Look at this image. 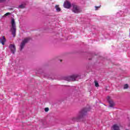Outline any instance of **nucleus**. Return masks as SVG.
I'll list each match as a JSON object with an SVG mask.
<instances>
[{"mask_svg": "<svg viewBox=\"0 0 130 130\" xmlns=\"http://www.w3.org/2000/svg\"><path fill=\"white\" fill-rule=\"evenodd\" d=\"M16 22H15V19L12 18L11 19V27L10 31L12 32L13 37H16Z\"/></svg>", "mask_w": 130, "mask_h": 130, "instance_id": "nucleus-1", "label": "nucleus"}, {"mask_svg": "<svg viewBox=\"0 0 130 130\" xmlns=\"http://www.w3.org/2000/svg\"><path fill=\"white\" fill-rule=\"evenodd\" d=\"M87 111H88V110H86V109H84V110H82L79 113V114L77 117H74L72 118V120L73 121H79V119H80V118H82V117H83V116H84V115H85V113H86V112H87Z\"/></svg>", "mask_w": 130, "mask_h": 130, "instance_id": "nucleus-2", "label": "nucleus"}, {"mask_svg": "<svg viewBox=\"0 0 130 130\" xmlns=\"http://www.w3.org/2000/svg\"><path fill=\"white\" fill-rule=\"evenodd\" d=\"M30 39H31L30 38H26L24 39L23 40H22V42H21L20 44V50H22L23 48H24V47L26 45V43H27V42H29L30 41Z\"/></svg>", "mask_w": 130, "mask_h": 130, "instance_id": "nucleus-3", "label": "nucleus"}, {"mask_svg": "<svg viewBox=\"0 0 130 130\" xmlns=\"http://www.w3.org/2000/svg\"><path fill=\"white\" fill-rule=\"evenodd\" d=\"M78 77H80V76L78 74L73 75L71 76H68L65 78L66 81H76V79L78 78Z\"/></svg>", "mask_w": 130, "mask_h": 130, "instance_id": "nucleus-4", "label": "nucleus"}, {"mask_svg": "<svg viewBox=\"0 0 130 130\" xmlns=\"http://www.w3.org/2000/svg\"><path fill=\"white\" fill-rule=\"evenodd\" d=\"M72 11L73 13H75L76 14H79V13H81V12H82V10H81V9H80V7H79L78 6L73 5Z\"/></svg>", "mask_w": 130, "mask_h": 130, "instance_id": "nucleus-5", "label": "nucleus"}, {"mask_svg": "<svg viewBox=\"0 0 130 130\" xmlns=\"http://www.w3.org/2000/svg\"><path fill=\"white\" fill-rule=\"evenodd\" d=\"M71 6V3L69 1H66L63 4V7L66 9H70Z\"/></svg>", "mask_w": 130, "mask_h": 130, "instance_id": "nucleus-6", "label": "nucleus"}, {"mask_svg": "<svg viewBox=\"0 0 130 130\" xmlns=\"http://www.w3.org/2000/svg\"><path fill=\"white\" fill-rule=\"evenodd\" d=\"M9 48L13 53H15L16 52V47L15 46V45L10 44L9 46Z\"/></svg>", "mask_w": 130, "mask_h": 130, "instance_id": "nucleus-7", "label": "nucleus"}, {"mask_svg": "<svg viewBox=\"0 0 130 130\" xmlns=\"http://www.w3.org/2000/svg\"><path fill=\"white\" fill-rule=\"evenodd\" d=\"M107 100L110 104V107H113L114 106V103L112 100L110 99V96H108Z\"/></svg>", "mask_w": 130, "mask_h": 130, "instance_id": "nucleus-8", "label": "nucleus"}, {"mask_svg": "<svg viewBox=\"0 0 130 130\" xmlns=\"http://www.w3.org/2000/svg\"><path fill=\"white\" fill-rule=\"evenodd\" d=\"M6 42V38L5 37H2L0 38V43L2 44V45H5V43Z\"/></svg>", "mask_w": 130, "mask_h": 130, "instance_id": "nucleus-9", "label": "nucleus"}, {"mask_svg": "<svg viewBox=\"0 0 130 130\" xmlns=\"http://www.w3.org/2000/svg\"><path fill=\"white\" fill-rule=\"evenodd\" d=\"M113 130H120L119 128V126L117 125V124H115L112 126Z\"/></svg>", "mask_w": 130, "mask_h": 130, "instance_id": "nucleus-10", "label": "nucleus"}, {"mask_svg": "<svg viewBox=\"0 0 130 130\" xmlns=\"http://www.w3.org/2000/svg\"><path fill=\"white\" fill-rule=\"evenodd\" d=\"M55 8L57 12H60V8H59V6L58 5H56L55 6Z\"/></svg>", "mask_w": 130, "mask_h": 130, "instance_id": "nucleus-11", "label": "nucleus"}, {"mask_svg": "<svg viewBox=\"0 0 130 130\" xmlns=\"http://www.w3.org/2000/svg\"><path fill=\"white\" fill-rule=\"evenodd\" d=\"M94 83L95 87H98L99 86V83H98V82H97V81H94Z\"/></svg>", "mask_w": 130, "mask_h": 130, "instance_id": "nucleus-12", "label": "nucleus"}, {"mask_svg": "<svg viewBox=\"0 0 130 130\" xmlns=\"http://www.w3.org/2000/svg\"><path fill=\"white\" fill-rule=\"evenodd\" d=\"M19 8H20L21 9H24V8H25V5L21 4L19 6Z\"/></svg>", "mask_w": 130, "mask_h": 130, "instance_id": "nucleus-13", "label": "nucleus"}, {"mask_svg": "<svg viewBox=\"0 0 130 130\" xmlns=\"http://www.w3.org/2000/svg\"><path fill=\"white\" fill-rule=\"evenodd\" d=\"M10 15H11V13L8 12L4 15V17H7V16H10Z\"/></svg>", "mask_w": 130, "mask_h": 130, "instance_id": "nucleus-14", "label": "nucleus"}, {"mask_svg": "<svg viewBox=\"0 0 130 130\" xmlns=\"http://www.w3.org/2000/svg\"><path fill=\"white\" fill-rule=\"evenodd\" d=\"M128 88V85L125 84L124 85V89H127Z\"/></svg>", "mask_w": 130, "mask_h": 130, "instance_id": "nucleus-15", "label": "nucleus"}, {"mask_svg": "<svg viewBox=\"0 0 130 130\" xmlns=\"http://www.w3.org/2000/svg\"><path fill=\"white\" fill-rule=\"evenodd\" d=\"M49 110V108H45V111L46 112H48Z\"/></svg>", "mask_w": 130, "mask_h": 130, "instance_id": "nucleus-16", "label": "nucleus"}, {"mask_svg": "<svg viewBox=\"0 0 130 130\" xmlns=\"http://www.w3.org/2000/svg\"><path fill=\"white\" fill-rule=\"evenodd\" d=\"M98 9H100V6L99 7H95V10H97Z\"/></svg>", "mask_w": 130, "mask_h": 130, "instance_id": "nucleus-17", "label": "nucleus"}, {"mask_svg": "<svg viewBox=\"0 0 130 130\" xmlns=\"http://www.w3.org/2000/svg\"><path fill=\"white\" fill-rule=\"evenodd\" d=\"M6 0H0V3H3V2H5Z\"/></svg>", "mask_w": 130, "mask_h": 130, "instance_id": "nucleus-18", "label": "nucleus"}]
</instances>
